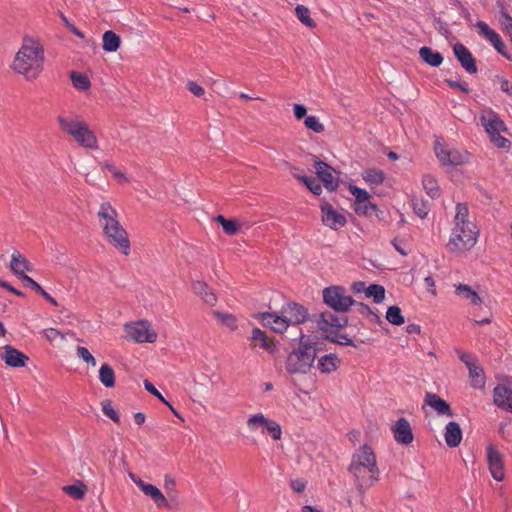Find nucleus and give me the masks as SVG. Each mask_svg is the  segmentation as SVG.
<instances>
[{
    "label": "nucleus",
    "mask_w": 512,
    "mask_h": 512,
    "mask_svg": "<svg viewBox=\"0 0 512 512\" xmlns=\"http://www.w3.org/2000/svg\"><path fill=\"white\" fill-rule=\"evenodd\" d=\"M144 387L148 392H150L151 394L156 396L159 400H161L163 403L168 405V407L171 409V411L173 412V414L175 416L180 417L178 412L165 400V398L162 396V394L154 387V385L150 381L145 380Z\"/></svg>",
    "instance_id": "obj_52"
},
{
    "label": "nucleus",
    "mask_w": 512,
    "mask_h": 512,
    "mask_svg": "<svg viewBox=\"0 0 512 512\" xmlns=\"http://www.w3.org/2000/svg\"><path fill=\"white\" fill-rule=\"evenodd\" d=\"M76 354L78 358L82 359L88 365L92 367H95L97 365L94 356L89 352V350L86 347L78 346L76 348Z\"/></svg>",
    "instance_id": "obj_50"
},
{
    "label": "nucleus",
    "mask_w": 512,
    "mask_h": 512,
    "mask_svg": "<svg viewBox=\"0 0 512 512\" xmlns=\"http://www.w3.org/2000/svg\"><path fill=\"white\" fill-rule=\"evenodd\" d=\"M3 350L1 359L10 367H24L29 360L28 356L11 345L4 346Z\"/></svg>",
    "instance_id": "obj_22"
},
{
    "label": "nucleus",
    "mask_w": 512,
    "mask_h": 512,
    "mask_svg": "<svg viewBox=\"0 0 512 512\" xmlns=\"http://www.w3.org/2000/svg\"><path fill=\"white\" fill-rule=\"evenodd\" d=\"M480 124L489 135L491 142L498 148H508L511 142L501 136V132L507 130L505 123L500 116L491 108L481 110L479 116Z\"/></svg>",
    "instance_id": "obj_7"
},
{
    "label": "nucleus",
    "mask_w": 512,
    "mask_h": 512,
    "mask_svg": "<svg viewBox=\"0 0 512 512\" xmlns=\"http://www.w3.org/2000/svg\"><path fill=\"white\" fill-rule=\"evenodd\" d=\"M290 486L293 489V491L301 493L306 488V481H304L303 479H294L291 480Z\"/></svg>",
    "instance_id": "obj_58"
},
{
    "label": "nucleus",
    "mask_w": 512,
    "mask_h": 512,
    "mask_svg": "<svg viewBox=\"0 0 512 512\" xmlns=\"http://www.w3.org/2000/svg\"><path fill=\"white\" fill-rule=\"evenodd\" d=\"M453 52L462 68L469 74L477 73V66L471 52L461 43L453 46Z\"/></svg>",
    "instance_id": "obj_19"
},
{
    "label": "nucleus",
    "mask_w": 512,
    "mask_h": 512,
    "mask_svg": "<svg viewBox=\"0 0 512 512\" xmlns=\"http://www.w3.org/2000/svg\"><path fill=\"white\" fill-rule=\"evenodd\" d=\"M365 294L367 297H372L375 303H381L385 298V289L378 284H371L366 288Z\"/></svg>",
    "instance_id": "obj_44"
},
{
    "label": "nucleus",
    "mask_w": 512,
    "mask_h": 512,
    "mask_svg": "<svg viewBox=\"0 0 512 512\" xmlns=\"http://www.w3.org/2000/svg\"><path fill=\"white\" fill-rule=\"evenodd\" d=\"M304 125L315 133H322L324 131V125L316 116H307L305 118Z\"/></svg>",
    "instance_id": "obj_49"
},
{
    "label": "nucleus",
    "mask_w": 512,
    "mask_h": 512,
    "mask_svg": "<svg viewBox=\"0 0 512 512\" xmlns=\"http://www.w3.org/2000/svg\"><path fill=\"white\" fill-rule=\"evenodd\" d=\"M42 335L55 346H60L66 341V334L55 328L44 329Z\"/></svg>",
    "instance_id": "obj_37"
},
{
    "label": "nucleus",
    "mask_w": 512,
    "mask_h": 512,
    "mask_svg": "<svg viewBox=\"0 0 512 512\" xmlns=\"http://www.w3.org/2000/svg\"><path fill=\"white\" fill-rule=\"evenodd\" d=\"M487 460L492 477L496 481H502L505 477L502 456L492 445L487 447Z\"/></svg>",
    "instance_id": "obj_17"
},
{
    "label": "nucleus",
    "mask_w": 512,
    "mask_h": 512,
    "mask_svg": "<svg viewBox=\"0 0 512 512\" xmlns=\"http://www.w3.org/2000/svg\"><path fill=\"white\" fill-rule=\"evenodd\" d=\"M187 89L195 96L200 97L204 94V89L196 82L189 81L187 83Z\"/></svg>",
    "instance_id": "obj_57"
},
{
    "label": "nucleus",
    "mask_w": 512,
    "mask_h": 512,
    "mask_svg": "<svg viewBox=\"0 0 512 512\" xmlns=\"http://www.w3.org/2000/svg\"><path fill=\"white\" fill-rule=\"evenodd\" d=\"M425 403L432 407L439 415L453 416L449 404L433 393H427L425 396Z\"/></svg>",
    "instance_id": "obj_26"
},
{
    "label": "nucleus",
    "mask_w": 512,
    "mask_h": 512,
    "mask_svg": "<svg viewBox=\"0 0 512 512\" xmlns=\"http://www.w3.org/2000/svg\"><path fill=\"white\" fill-rule=\"evenodd\" d=\"M412 207L415 214L421 219H424L430 210L429 202L417 197L412 199Z\"/></svg>",
    "instance_id": "obj_42"
},
{
    "label": "nucleus",
    "mask_w": 512,
    "mask_h": 512,
    "mask_svg": "<svg viewBox=\"0 0 512 512\" xmlns=\"http://www.w3.org/2000/svg\"><path fill=\"white\" fill-rule=\"evenodd\" d=\"M445 82L451 87V88H458L460 89L461 91L465 92V93H468L469 92V88H468V85L467 83L465 82H458V81H454V80H451V79H446Z\"/></svg>",
    "instance_id": "obj_59"
},
{
    "label": "nucleus",
    "mask_w": 512,
    "mask_h": 512,
    "mask_svg": "<svg viewBox=\"0 0 512 512\" xmlns=\"http://www.w3.org/2000/svg\"><path fill=\"white\" fill-rule=\"evenodd\" d=\"M321 212L323 224L331 229L338 230L346 224V217L328 202L321 204Z\"/></svg>",
    "instance_id": "obj_13"
},
{
    "label": "nucleus",
    "mask_w": 512,
    "mask_h": 512,
    "mask_svg": "<svg viewBox=\"0 0 512 512\" xmlns=\"http://www.w3.org/2000/svg\"><path fill=\"white\" fill-rule=\"evenodd\" d=\"M325 304L336 312H346L353 305L354 300L348 295L343 287L331 286L323 290Z\"/></svg>",
    "instance_id": "obj_8"
},
{
    "label": "nucleus",
    "mask_w": 512,
    "mask_h": 512,
    "mask_svg": "<svg viewBox=\"0 0 512 512\" xmlns=\"http://www.w3.org/2000/svg\"><path fill=\"white\" fill-rule=\"evenodd\" d=\"M350 191L351 194L355 197L357 203H363L365 205V210H367L368 207L376 209V206L369 202L370 195L366 190L356 186H351Z\"/></svg>",
    "instance_id": "obj_39"
},
{
    "label": "nucleus",
    "mask_w": 512,
    "mask_h": 512,
    "mask_svg": "<svg viewBox=\"0 0 512 512\" xmlns=\"http://www.w3.org/2000/svg\"><path fill=\"white\" fill-rule=\"evenodd\" d=\"M102 411L104 415L110 418L113 422L118 423L120 418L118 412L113 408L109 401L103 403Z\"/></svg>",
    "instance_id": "obj_54"
},
{
    "label": "nucleus",
    "mask_w": 512,
    "mask_h": 512,
    "mask_svg": "<svg viewBox=\"0 0 512 512\" xmlns=\"http://www.w3.org/2000/svg\"><path fill=\"white\" fill-rule=\"evenodd\" d=\"M60 129L69 135L82 148L98 149V139L82 116L75 113H63L57 116Z\"/></svg>",
    "instance_id": "obj_5"
},
{
    "label": "nucleus",
    "mask_w": 512,
    "mask_h": 512,
    "mask_svg": "<svg viewBox=\"0 0 512 512\" xmlns=\"http://www.w3.org/2000/svg\"><path fill=\"white\" fill-rule=\"evenodd\" d=\"M364 181L370 185H380L385 180V173L377 168H370L362 173Z\"/></svg>",
    "instance_id": "obj_34"
},
{
    "label": "nucleus",
    "mask_w": 512,
    "mask_h": 512,
    "mask_svg": "<svg viewBox=\"0 0 512 512\" xmlns=\"http://www.w3.org/2000/svg\"><path fill=\"white\" fill-rule=\"evenodd\" d=\"M327 339L331 340L332 342L341 344V345L355 346L353 341L350 338H348L347 335L341 334V333H339V331L331 336L327 335Z\"/></svg>",
    "instance_id": "obj_53"
},
{
    "label": "nucleus",
    "mask_w": 512,
    "mask_h": 512,
    "mask_svg": "<svg viewBox=\"0 0 512 512\" xmlns=\"http://www.w3.org/2000/svg\"><path fill=\"white\" fill-rule=\"evenodd\" d=\"M20 279L24 282V285L26 287H30L37 293H39L43 289L35 280H33L28 275H22V277H20Z\"/></svg>",
    "instance_id": "obj_55"
},
{
    "label": "nucleus",
    "mask_w": 512,
    "mask_h": 512,
    "mask_svg": "<svg viewBox=\"0 0 512 512\" xmlns=\"http://www.w3.org/2000/svg\"><path fill=\"white\" fill-rule=\"evenodd\" d=\"M127 335L137 343H154L157 333L148 321L140 320L124 326Z\"/></svg>",
    "instance_id": "obj_10"
},
{
    "label": "nucleus",
    "mask_w": 512,
    "mask_h": 512,
    "mask_svg": "<svg viewBox=\"0 0 512 512\" xmlns=\"http://www.w3.org/2000/svg\"><path fill=\"white\" fill-rule=\"evenodd\" d=\"M455 210L454 226L447 247L452 252H465L477 243L479 229L471 220L465 203H457Z\"/></svg>",
    "instance_id": "obj_4"
},
{
    "label": "nucleus",
    "mask_w": 512,
    "mask_h": 512,
    "mask_svg": "<svg viewBox=\"0 0 512 512\" xmlns=\"http://www.w3.org/2000/svg\"><path fill=\"white\" fill-rule=\"evenodd\" d=\"M129 477L135 485L146 495L153 499L159 508L169 507V503L163 493L154 485L145 483L141 478L135 474L130 473Z\"/></svg>",
    "instance_id": "obj_12"
},
{
    "label": "nucleus",
    "mask_w": 512,
    "mask_h": 512,
    "mask_svg": "<svg viewBox=\"0 0 512 512\" xmlns=\"http://www.w3.org/2000/svg\"><path fill=\"white\" fill-rule=\"evenodd\" d=\"M476 27L478 28L479 33L485 37L497 50L498 53H500L502 56H504L507 59H510L509 55L507 54L505 50V44L503 43L500 35L491 29L487 23L484 21H478L476 23Z\"/></svg>",
    "instance_id": "obj_16"
},
{
    "label": "nucleus",
    "mask_w": 512,
    "mask_h": 512,
    "mask_svg": "<svg viewBox=\"0 0 512 512\" xmlns=\"http://www.w3.org/2000/svg\"><path fill=\"white\" fill-rule=\"evenodd\" d=\"M337 362L335 355L328 354L319 359L318 366L323 373H331L337 369Z\"/></svg>",
    "instance_id": "obj_38"
},
{
    "label": "nucleus",
    "mask_w": 512,
    "mask_h": 512,
    "mask_svg": "<svg viewBox=\"0 0 512 512\" xmlns=\"http://www.w3.org/2000/svg\"><path fill=\"white\" fill-rule=\"evenodd\" d=\"M434 150L438 160L445 166L462 165L470 160V154L467 151L449 148L439 141H436Z\"/></svg>",
    "instance_id": "obj_9"
},
{
    "label": "nucleus",
    "mask_w": 512,
    "mask_h": 512,
    "mask_svg": "<svg viewBox=\"0 0 512 512\" xmlns=\"http://www.w3.org/2000/svg\"><path fill=\"white\" fill-rule=\"evenodd\" d=\"M99 380L107 388L114 387L115 374L112 367L108 364H103L99 370Z\"/></svg>",
    "instance_id": "obj_36"
},
{
    "label": "nucleus",
    "mask_w": 512,
    "mask_h": 512,
    "mask_svg": "<svg viewBox=\"0 0 512 512\" xmlns=\"http://www.w3.org/2000/svg\"><path fill=\"white\" fill-rule=\"evenodd\" d=\"M258 319L265 327H269L276 333H283L289 327L283 314L278 315L276 313L265 312L259 314Z\"/></svg>",
    "instance_id": "obj_20"
},
{
    "label": "nucleus",
    "mask_w": 512,
    "mask_h": 512,
    "mask_svg": "<svg viewBox=\"0 0 512 512\" xmlns=\"http://www.w3.org/2000/svg\"><path fill=\"white\" fill-rule=\"evenodd\" d=\"M44 59V48L40 42L25 36L13 60L12 69L23 75L26 80L33 81L43 71Z\"/></svg>",
    "instance_id": "obj_2"
},
{
    "label": "nucleus",
    "mask_w": 512,
    "mask_h": 512,
    "mask_svg": "<svg viewBox=\"0 0 512 512\" xmlns=\"http://www.w3.org/2000/svg\"><path fill=\"white\" fill-rule=\"evenodd\" d=\"M269 419L264 416L262 413H257L250 415L247 419V428L251 432H255L259 429H261L262 433H265V429L268 424Z\"/></svg>",
    "instance_id": "obj_33"
},
{
    "label": "nucleus",
    "mask_w": 512,
    "mask_h": 512,
    "mask_svg": "<svg viewBox=\"0 0 512 512\" xmlns=\"http://www.w3.org/2000/svg\"><path fill=\"white\" fill-rule=\"evenodd\" d=\"M105 167L117 178L123 181H127L126 177L122 172L116 169L112 164H105Z\"/></svg>",
    "instance_id": "obj_62"
},
{
    "label": "nucleus",
    "mask_w": 512,
    "mask_h": 512,
    "mask_svg": "<svg viewBox=\"0 0 512 512\" xmlns=\"http://www.w3.org/2000/svg\"><path fill=\"white\" fill-rule=\"evenodd\" d=\"M445 442L449 447H457L462 440V431L458 423L449 422L445 427Z\"/></svg>",
    "instance_id": "obj_27"
},
{
    "label": "nucleus",
    "mask_w": 512,
    "mask_h": 512,
    "mask_svg": "<svg viewBox=\"0 0 512 512\" xmlns=\"http://www.w3.org/2000/svg\"><path fill=\"white\" fill-rule=\"evenodd\" d=\"M420 58L429 66L438 67L443 62V56L437 52L433 51L430 47H421L419 49Z\"/></svg>",
    "instance_id": "obj_30"
},
{
    "label": "nucleus",
    "mask_w": 512,
    "mask_h": 512,
    "mask_svg": "<svg viewBox=\"0 0 512 512\" xmlns=\"http://www.w3.org/2000/svg\"><path fill=\"white\" fill-rule=\"evenodd\" d=\"M469 377L471 378V385L475 389H482L485 385V376L483 369L479 366L472 365L469 368Z\"/></svg>",
    "instance_id": "obj_35"
},
{
    "label": "nucleus",
    "mask_w": 512,
    "mask_h": 512,
    "mask_svg": "<svg viewBox=\"0 0 512 512\" xmlns=\"http://www.w3.org/2000/svg\"><path fill=\"white\" fill-rule=\"evenodd\" d=\"M192 289L194 293L199 295L206 304L210 306H214L216 304L217 297L205 282H194L192 284Z\"/></svg>",
    "instance_id": "obj_29"
},
{
    "label": "nucleus",
    "mask_w": 512,
    "mask_h": 512,
    "mask_svg": "<svg viewBox=\"0 0 512 512\" xmlns=\"http://www.w3.org/2000/svg\"><path fill=\"white\" fill-rule=\"evenodd\" d=\"M391 430L398 443L408 445L413 441L411 426L406 418L398 419Z\"/></svg>",
    "instance_id": "obj_23"
},
{
    "label": "nucleus",
    "mask_w": 512,
    "mask_h": 512,
    "mask_svg": "<svg viewBox=\"0 0 512 512\" xmlns=\"http://www.w3.org/2000/svg\"><path fill=\"white\" fill-rule=\"evenodd\" d=\"M10 269L18 278H20L22 275H26L25 272H32L33 266L24 255L15 251L11 255Z\"/></svg>",
    "instance_id": "obj_25"
},
{
    "label": "nucleus",
    "mask_w": 512,
    "mask_h": 512,
    "mask_svg": "<svg viewBox=\"0 0 512 512\" xmlns=\"http://www.w3.org/2000/svg\"><path fill=\"white\" fill-rule=\"evenodd\" d=\"M70 78L74 87L79 90H87L90 87L89 79L81 73L72 72Z\"/></svg>",
    "instance_id": "obj_47"
},
{
    "label": "nucleus",
    "mask_w": 512,
    "mask_h": 512,
    "mask_svg": "<svg viewBox=\"0 0 512 512\" xmlns=\"http://www.w3.org/2000/svg\"><path fill=\"white\" fill-rule=\"evenodd\" d=\"M476 27L478 28L479 33L485 37L497 50L498 53H500L502 56H504L507 59H510L509 55L507 54L505 50V44L503 43L500 35L491 29L487 23L484 21H478L476 23Z\"/></svg>",
    "instance_id": "obj_15"
},
{
    "label": "nucleus",
    "mask_w": 512,
    "mask_h": 512,
    "mask_svg": "<svg viewBox=\"0 0 512 512\" xmlns=\"http://www.w3.org/2000/svg\"><path fill=\"white\" fill-rule=\"evenodd\" d=\"M497 82L499 83L502 92L512 96V83L509 80L502 77H497Z\"/></svg>",
    "instance_id": "obj_56"
},
{
    "label": "nucleus",
    "mask_w": 512,
    "mask_h": 512,
    "mask_svg": "<svg viewBox=\"0 0 512 512\" xmlns=\"http://www.w3.org/2000/svg\"><path fill=\"white\" fill-rule=\"evenodd\" d=\"M494 403L497 407L512 412V390L504 385L493 390Z\"/></svg>",
    "instance_id": "obj_24"
},
{
    "label": "nucleus",
    "mask_w": 512,
    "mask_h": 512,
    "mask_svg": "<svg viewBox=\"0 0 512 512\" xmlns=\"http://www.w3.org/2000/svg\"><path fill=\"white\" fill-rule=\"evenodd\" d=\"M392 244L401 255L406 256L408 254V250L406 249V243L404 240L394 239L392 241Z\"/></svg>",
    "instance_id": "obj_60"
},
{
    "label": "nucleus",
    "mask_w": 512,
    "mask_h": 512,
    "mask_svg": "<svg viewBox=\"0 0 512 512\" xmlns=\"http://www.w3.org/2000/svg\"><path fill=\"white\" fill-rule=\"evenodd\" d=\"M120 37L113 31H106L102 36V48L106 52H115L120 46Z\"/></svg>",
    "instance_id": "obj_31"
},
{
    "label": "nucleus",
    "mask_w": 512,
    "mask_h": 512,
    "mask_svg": "<svg viewBox=\"0 0 512 512\" xmlns=\"http://www.w3.org/2000/svg\"><path fill=\"white\" fill-rule=\"evenodd\" d=\"M97 218L108 244L123 255H129L131 249L129 236L119 221L117 210L109 202H103L99 206Z\"/></svg>",
    "instance_id": "obj_3"
},
{
    "label": "nucleus",
    "mask_w": 512,
    "mask_h": 512,
    "mask_svg": "<svg viewBox=\"0 0 512 512\" xmlns=\"http://www.w3.org/2000/svg\"><path fill=\"white\" fill-rule=\"evenodd\" d=\"M386 319L393 325H402L405 320L398 306H390L386 312Z\"/></svg>",
    "instance_id": "obj_45"
},
{
    "label": "nucleus",
    "mask_w": 512,
    "mask_h": 512,
    "mask_svg": "<svg viewBox=\"0 0 512 512\" xmlns=\"http://www.w3.org/2000/svg\"><path fill=\"white\" fill-rule=\"evenodd\" d=\"M314 168L318 178L328 190H335L338 186V179L334 175V169L323 161L315 160Z\"/></svg>",
    "instance_id": "obj_18"
},
{
    "label": "nucleus",
    "mask_w": 512,
    "mask_h": 512,
    "mask_svg": "<svg viewBox=\"0 0 512 512\" xmlns=\"http://www.w3.org/2000/svg\"><path fill=\"white\" fill-rule=\"evenodd\" d=\"M214 314L217 317V319H219L221 323L228 327L230 330L237 329V319L234 315L222 312H215Z\"/></svg>",
    "instance_id": "obj_48"
},
{
    "label": "nucleus",
    "mask_w": 512,
    "mask_h": 512,
    "mask_svg": "<svg viewBox=\"0 0 512 512\" xmlns=\"http://www.w3.org/2000/svg\"><path fill=\"white\" fill-rule=\"evenodd\" d=\"M460 359L462 362L465 363V365L467 366V368L469 369L472 365L475 364L474 362V358L472 357V355L470 354H466V353H462L460 355Z\"/></svg>",
    "instance_id": "obj_63"
},
{
    "label": "nucleus",
    "mask_w": 512,
    "mask_h": 512,
    "mask_svg": "<svg viewBox=\"0 0 512 512\" xmlns=\"http://www.w3.org/2000/svg\"><path fill=\"white\" fill-rule=\"evenodd\" d=\"M454 294L462 301L471 306H480L483 303L482 298L476 290L467 284H454Z\"/></svg>",
    "instance_id": "obj_21"
},
{
    "label": "nucleus",
    "mask_w": 512,
    "mask_h": 512,
    "mask_svg": "<svg viewBox=\"0 0 512 512\" xmlns=\"http://www.w3.org/2000/svg\"><path fill=\"white\" fill-rule=\"evenodd\" d=\"M317 342L301 333L298 347L288 355L286 370L290 374H306L310 371L317 356Z\"/></svg>",
    "instance_id": "obj_6"
},
{
    "label": "nucleus",
    "mask_w": 512,
    "mask_h": 512,
    "mask_svg": "<svg viewBox=\"0 0 512 512\" xmlns=\"http://www.w3.org/2000/svg\"><path fill=\"white\" fill-rule=\"evenodd\" d=\"M62 490L74 499H82L86 493L87 487L79 481L75 484L64 486Z\"/></svg>",
    "instance_id": "obj_40"
},
{
    "label": "nucleus",
    "mask_w": 512,
    "mask_h": 512,
    "mask_svg": "<svg viewBox=\"0 0 512 512\" xmlns=\"http://www.w3.org/2000/svg\"><path fill=\"white\" fill-rule=\"evenodd\" d=\"M295 13L300 22L305 26L310 28H314L316 26L315 22L310 17V10L306 6L297 5L295 8Z\"/></svg>",
    "instance_id": "obj_41"
},
{
    "label": "nucleus",
    "mask_w": 512,
    "mask_h": 512,
    "mask_svg": "<svg viewBox=\"0 0 512 512\" xmlns=\"http://www.w3.org/2000/svg\"><path fill=\"white\" fill-rule=\"evenodd\" d=\"M251 342L252 347L259 346L269 352H272L275 347L273 341L268 338L266 333L257 327L252 330Z\"/></svg>",
    "instance_id": "obj_28"
},
{
    "label": "nucleus",
    "mask_w": 512,
    "mask_h": 512,
    "mask_svg": "<svg viewBox=\"0 0 512 512\" xmlns=\"http://www.w3.org/2000/svg\"><path fill=\"white\" fill-rule=\"evenodd\" d=\"M281 314H283L286 322H288V326L302 324L308 319L307 309L297 303H288L283 306Z\"/></svg>",
    "instance_id": "obj_14"
},
{
    "label": "nucleus",
    "mask_w": 512,
    "mask_h": 512,
    "mask_svg": "<svg viewBox=\"0 0 512 512\" xmlns=\"http://www.w3.org/2000/svg\"><path fill=\"white\" fill-rule=\"evenodd\" d=\"M308 189L315 195H320L322 193V186L317 179L311 183V186Z\"/></svg>",
    "instance_id": "obj_64"
},
{
    "label": "nucleus",
    "mask_w": 512,
    "mask_h": 512,
    "mask_svg": "<svg viewBox=\"0 0 512 512\" xmlns=\"http://www.w3.org/2000/svg\"><path fill=\"white\" fill-rule=\"evenodd\" d=\"M422 185L426 193L432 198L436 199L440 197L441 191L436 178L430 174L424 175L422 179Z\"/></svg>",
    "instance_id": "obj_32"
},
{
    "label": "nucleus",
    "mask_w": 512,
    "mask_h": 512,
    "mask_svg": "<svg viewBox=\"0 0 512 512\" xmlns=\"http://www.w3.org/2000/svg\"><path fill=\"white\" fill-rule=\"evenodd\" d=\"M265 432H267L274 440H280L282 437L281 426L274 420L269 419Z\"/></svg>",
    "instance_id": "obj_51"
},
{
    "label": "nucleus",
    "mask_w": 512,
    "mask_h": 512,
    "mask_svg": "<svg viewBox=\"0 0 512 512\" xmlns=\"http://www.w3.org/2000/svg\"><path fill=\"white\" fill-rule=\"evenodd\" d=\"M348 319L345 315L325 311L321 313L317 324L319 329L327 335H333L347 325Z\"/></svg>",
    "instance_id": "obj_11"
},
{
    "label": "nucleus",
    "mask_w": 512,
    "mask_h": 512,
    "mask_svg": "<svg viewBox=\"0 0 512 512\" xmlns=\"http://www.w3.org/2000/svg\"><path fill=\"white\" fill-rule=\"evenodd\" d=\"M499 22L503 32L510 37L512 42V16L506 10H502Z\"/></svg>",
    "instance_id": "obj_46"
},
{
    "label": "nucleus",
    "mask_w": 512,
    "mask_h": 512,
    "mask_svg": "<svg viewBox=\"0 0 512 512\" xmlns=\"http://www.w3.org/2000/svg\"><path fill=\"white\" fill-rule=\"evenodd\" d=\"M307 113V109L302 104L294 105V115L297 119H302Z\"/></svg>",
    "instance_id": "obj_61"
},
{
    "label": "nucleus",
    "mask_w": 512,
    "mask_h": 512,
    "mask_svg": "<svg viewBox=\"0 0 512 512\" xmlns=\"http://www.w3.org/2000/svg\"><path fill=\"white\" fill-rule=\"evenodd\" d=\"M216 221L222 226L224 232L227 235H235L238 232L239 228H240V226H239L237 221H235V220H228V219H226L222 215H218L216 217Z\"/></svg>",
    "instance_id": "obj_43"
},
{
    "label": "nucleus",
    "mask_w": 512,
    "mask_h": 512,
    "mask_svg": "<svg viewBox=\"0 0 512 512\" xmlns=\"http://www.w3.org/2000/svg\"><path fill=\"white\" fill-rule=\"evenodd\" d=\"M348 471L354 477L355 486L361 495L374 486L380 479V470L373 449L368 445L357 449L352 455Z\"/></svg>",
    "instance_id": "obj_1"
}]
</instances>
